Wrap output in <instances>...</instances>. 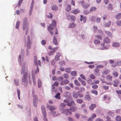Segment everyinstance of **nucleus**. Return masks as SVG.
<instances>
[{"mask_svg": "<svg viewBox=\"0 0 121 121\" xmlns=\"http://www.w3.org/2000/svg\"><path fill=\"white\" fill-rule=\"evenodd\" d=\"M52 40L53 43L55 45H57L58 44L57 40L55 36H54V38Z\"/></svg>", "mask_w": 121, "mask_h": 121, "instance_id": "nucleus-25", "label": "nucleus"}, {"mask_svg": "<svg viewBox=\"0 0 121 121\" xmlns=\"http://www.w3.org/2000/svg\"><path fill=\"white\" fill-rule=\"evenodd\" d=\"M91 92L92 93L95 94V95H97L98 94V92L97 91L95 90H92L91 91Z\"/></svg>", "mask_w": 121, "mask_h": 121, "instance_id": "nucleus-37", "label": "nucleus"}, {"mask_svg": "<svg viewBox=\"0 0 121 121\" xmlns=\"http://www.w3.org/2000/svg\"><path fill=\"white\" fill-rule=\"evenodd\" d=\"M76 89L79 90L81 92L85 90V89L83 87H80L79 89L78 87H77L76 88Z\"/></svg>", "mask_w": 121, "mask_h": 121, "instance_id": "nucleus-42", "label": "nucleus"}, {"mask_svg": "<svg viewBox=\"0 0 121 121\" xmlns=\"http://www.w3.org/2000/svg\"><path fill=\"white\" fill-rule=\"evenodd\" d=\"M59 63L60 64L62 65H65V62L64 61H59Z\"/></svg>", "mask_w": 121, "mask_h": 121, "instance_id": "nucleus-52", "label": "nucleus"}, {"mask_svg": "<svg viewBox=\"0 0 121 121\" xmlns=\"http://www.w3.org/2000/svg\"><path fill=\"white\" fill-rule=\"evenodd\" d=\"M71 9V7L70 5V4H67L65 9L67 11H70Z\"/></svg>", "mask_w": 121, "mask_h": 121, "instance_id": "nucleus-23", "label": "nucleus"}, {"mask_svg": "<svg viewBox=\"0 0 121 121\" xmlns=\"http://www.w3.org/2000/svg\"><path fill=\"white\" fill-rule=\"evenodd\" d=\"M28 77L29 78V83L30 84H31L32 82L31 79L30 78V76H28V74L26 72L24 73L23 74L22 79V81L23 82L27 84L28 83Z\"/></svg>", "mask_w": 121, "mask_h": 121, "instance_id": "nucleus-1", "label": "nucleus"}, {"mask_svg": "<svg viewBox=\"0 0 121 121\" xmlns=\"http://www.w3.org/2000/svg\"><path fill=\"white\" fill-rule=\"evenodd\" d=\"M70 70L71 69L69 68H66L65 69L66 72L68 73H69L71 71Z\"/></svg>", "mask_w": 121, "mask_h": 121, "instance_id": "nucleus-44", "label": "nucleus"}, {"mask_svg": "<svg viewBox=\"0 0 121 121\" xmlns=\"http://www.w3.org/2000/svg\"><path fill=\"white\" fill-rule=\"evenodd\" d=\"M41 109L42 111V114L43 116H45L46 113L45 108L44 106L43 105L41 106Z\"/></svg>", "mask_w": 121, "mask_h": 121, "instance_id": "nucleus-11", "label": "nucleus"}, {"mask_svg": "<svg viewBox=\"0 0 121 121\" xmlns=\"http://www.w3.org/2000/svg\"><path fill=\"white\" fill-rule=\"evenodd\" d=\"M49 15H47V17L49 18H52L53 17V14L52 13H49Z\"/></svg>", "mask_w": 121, "mask_h": 121, "instance_id": "nucleus-32", "label": "nucleus"}, {"mask_svg": "<svg viewBox=\"0 0 121 121\" xmlns=\"http://www.w3.org/2000/svg\"><path fill=\"white\" fill-rule=\"evenodd\" d=\"M86 99L88 100L90 99V96L89 95H86L85 96Z\"/></svg>", "mask_w": 121, "mask_h": 121, "instance_id": "nucleus-59", "label": "nucleus"}, {"mask_svg": "<svg viewBox=\"0 0 121 121\" xmlns=\"http://www.w3.org/2000/svg\"><path fill=\"white\" fill-rule=\"evenodd\" d=\"M108 115L112 117L114 115V113L111 111H109L108 112Z\"/></svg>", "mask_w": 121, "mask_h": 121, "instance_id": "nucleus-43", "label": "nucleus"}, {"mask_svg": "<svg viewBox=\"0 0 121 121\" xmlns=\"http://www.w3.org/2000/svg\"><path fill=\"white\" fill-rule=\"evenodd\" d=\"M116 120L117 121H121V117L119 116H117L116 118Z\"/></svg>", "mask_w": 121, "mask_h": 121, "instance_id": "nucleus-39", "label": "nucleus"}, {"mask_svg": "<svg viewBox=\"0 0 121 121\" xmlns=\"http://www.w3.org/2000/svg\"><path fill=\"white\" fill-rule=\"evenodd\" d=\"M118 65H121V61L114 63V64L112 65V66L113 67H114Z\"/></svg>", "mask_w": 121, "mask_h": 121, "instance_id": "nucleus-17", "label": "nucleus"}, {"mask_svg": "<svg viewBox=\"0 0 121 121\" xmlns=\"http://www.w3.org/2000/svg\"><path fill=\"white\" fill-rule=\"evenodd\" d=\"M77 102L79 104H81L83 102V101L81 99H78L76 100Z\"/></svg>", "mask_w": 121, "mask_h": 121, "instance_id": "nucleus-33", "label": "nucleus"}, {"mask_svg": "<svg viewBox=\"0 0 121 121\" xmlns=\"http://www.w3.org/2000/svg\"><path fill=\"white\" fill-rule=\"evenodd\" d=\"M120 46V43L118 42L113 43L112 44V46L113 47H117Z\"/></svg>", "mask_w": 121, "mask_h": 121, "instance_id": "nucleus-20", "label": "nucleus"}, {"mask_svg": "<svg viewBox=\"0 0 121 121\" xmlns=\"http://www.w3.org/2000/svg\"><path fill=\"white\" fill-rule=\"evenodd\" d=\"M74 83L77 86H79L80 85V83L78 82V81L76 80L74 81Z\"/></svg>", "mask_w": 121, "mask_h": 121, "instance_id": "nucleus-51", "label": "nucleus"}, {"mask_svg": "<svg viewBox=\"0 0 121 121\" xmlns=\"http://www.w3.org/2000/svg\"><path fill=\"white\" fill-rule=\"evenodd\" d=\"M60 107L61 108H65L66 105L64 103H61L60 104Z\"/></svg>", "mask_w": 121, "mask_h": 121, "instance_id": "nucleus-45", "label": "nucleus"}, {"mask_svg": "<svg viewBox=\"0 0 121 121\" xmlns=\"http://www.w3.org/2000/svg\"><path fill=\"white\" fill-rule=\"evenodd\" d=\"M100 42V41L98 39H95L94 41V43L95 44H99Z\"/></svg>", "mask_w": 121, "mask_h": 121, "instance_id": "nucleus-35", "label": "nucleus"}, {"mask_svg": "<svg viewBox=\"0 0 121 121\" xmlns=\"http://www.w3.org/2000/svg\"><path fill=\"white\" fill-rule=\"evenodd\" d=\"M112 77L109 75H108L106 78L108 80L110 81H112Z\"/></svg>", "mask_w": 121, "mask_h": 121, "instance_id": "nucleus-48", "label": "nucleus"}, {"mask_svg": "<svg viewBox=\"0 0 121 121\" xmlns=\"http://www.w3.org/2000/svg\"><path fill=\"white\" fill-rule=\"evenodd\" d=\"M96 107V105L95 104H91L89 106V108L92 111L93 110L94 108Z\"/></svg>", "mask_w": 121, "mask_h": 121, "instance_id": "nucleus-13", "label": "nucleus"}, {"mask_svg": "<svg viewBox=\"0 0 121 121\" xmlns=\"http://www.w3.org/2000/svg\"><path fill=\"white\" fill-rule=\"evenodd\" d=\"M32 79H33V82L34 85L35 86L36 84L35 78L34 76H33L32 75Z\"/></svg>", "mask_w": 121, "mask_h": 121, "instance_id": "nucleus-41", "label": "nucleus"}, {"mask_svg": "<svg viewBox=\"0 0 121 121\" xmlns=\"http://www.w3.org/2000/svg\"><path fill=\"white\" fill-rule=\"evenodd\" d=\"M52 23L50 24L49 26H48V30H53V29L54 27L56 26V21L53 20L52 21Z\"/></svg>", "mask_w": 121, "mask_h": 121, "instance_id": "nucleus-4", "label": "nucleus"}, {"mask_svg": "<svg viewBox=\"0 0 121 121\" xmlns=\"http://www.w3.org/2000/svg\"><path fill=\"white\" fill-rule=\"evenodd\" d=\"M28 40L27 44V48L30 49L31 48L30 41V36L28 35L27 36Z\"/></svg>", "mask_w": 121, "mask_h": 121, "instance_id": "nucleus-8", "label": "nucleus"}, {"mask_svg": "<svg viewBox=\"0 0 121 121\" xmlns=\"http://www.w3.org/2000/svg\"><path fill=\"white\" fill-rule=\"evenodd\" d=\"M27 19L26 17L24 18L23 19V23H28L27 22Z\"/></svg>", "mask_w": 121, "mask_h": 121, "instance_id": "nucleus-61", "label": "nucleus"}, {"mask_svg": "<svg viewBox=\"0 0 121 121\" xmlns=\"http://www.w3.org/2000/svg\"><path fill=\"white\" fill-rule=\"evenodd\" d=\"M51 8L52 10L55 11L57 10L58 9V6L57 5H54L52 6Z\"/></svg>", "mask_w": 121, "mask_h": 121, "instance_id": "nucleus-15", "label": "nucleus"}, {"mask_svg": "<svg viewBox=\"0 0 121 121\" xmlns=\"http://www.w3.org/2000/svg\"><path fill=\"white\" fill-rule=\"evenodd\" d=\"M63 77L65 78H69L68 75L67 73H65L63 75Z\"/></svg>", "mask_w": 121, "mask_h": 121, "instance_id": "nucleus-56", "label": "nucleus"}, {"mask_svg": "<svg viewBox=\"0 0 121 121\" xmlns=\"http://www.w3.org/2000/svg\"><path fill=\"white\" fill-rule=\"evenodd\" d=\"M95 37L96 38H98L100 40H102V37L100 35H95Z\"/></svg>", "mask_w": 121, "mask_h": 121, "instance_id": "nucleus-49", "label": "nucleus"}, {"mask_svg": "<svg viewBox=\"0 0 121 121\" xmlns=\"http://www.w3.org/2000/svg\"><path fill=\"white\" fill-rule=\"evenodd\" d=\"M78 80H80V81L82 85H83V86H85L86 85V83L84 81L81 79L80 78H78Z\"/></svg>", "mask_w": 121, "mask_h": 121, "instance_id": "nucleus-24", "label": "nucleus"}, {"mask_svg": "<svg viewBox=\"0 0 121 121\" xmlns=\"http://www.w3.org/2000/svg\"><path fill=\"white\" fill-rule=\"evenodd\" d=\"M115 17L117 19H120L121 17V13H119L116 15Z\"/></svg>", "mask_w": 121, "mask_h": 121, "instance_id": "nucleus-22", "label": "nucleus"}, {"mask_svg": "<svg viewBox=\"0 0 121 121\" xmlns=\"http://www.w3.org/2000/svg\"><path fill=\"white\" fill-rule=\"evenodd\" d=\"M38 86L39 87H40L41 86V82L40 80L39 79L38 80Z\"/></svg>", "mask_w": 121, "mask_h": 121, "instance_id": "nucleus-40", "label": "nucleus"}, {"mask_svg": "<svg viewBox=\"0 0 121 121\" xmlns=\"http://www.w3.org/2000/svg\"><path fill=\"white\" fill-rule=\"evenodd\" d=\"M67 105L69 106H75L76 104H75L73 100H71L70 101V102L68 104H67Z\"/></svg>", "mask_w": 121, "mask_h": 121, "instance_id": "nucleus-12", "label": "nucleus"}, {"mask_svg": "<svg viewBox=\"0 0 121 121\" xmlns=\"http://www.w3.org/2000/svg\"><path fill=\"white\" fill-rule=\"evenodd\" d=\"M60 94L59 93H58L57 94H56L55 96V97L57 99H60Z\"/></svg>", "mask_w": 121, "mask_h": 121, "instance_id": "nucleus-38", "label": "nucleus"}, {"mask_svg": "<svg viewBox=\"0 0 121 121\" xmlns=\"http://www.w3.org/2000/svg\"><path fill=\"white\" fill-rule=\"evenodd\" d=\"M80 76L82 79L85 80H86V79L85 76L83 74H80Z\"/></svg>", "mask_w": 121, "mask_h": 121, "instance_id": "nucleus-62", "label": "nucleus"}, {"mask_svg": "<svg viewBox=\"0 0 121 121\" xmlns=\"http://www.w3.org/2000/svg\"><path fill=\"white\" fill-rule=\"evenodd\" d=\"M98 87V86L97 85H94L92 86V88L93 89H97Z\"/></svg>", "mask_w": 121, "mask_h": 121, "instance_id": "nucleus-55", "label": "nucleus"}, {"mask_svg": "<svg viewBox=\"0 0 121 121\" xmlns=\"http://www.w3.org/2000/svg\"><path fill=\"white\" fill-rule=\"evenodd\" d=\"M73 98H77L78 97L77 94L75 91L73 92Z\"/></svg>", "mask_w": 121, "mask_h": 121, "instance_id": "nucleus-36", "label": "nucleus"}, {"mask_svg": "<svg viewBox=\"0 0 121 121\" xmlns=\"http://www.w3.org/2000/svg\"><path fill=\"white\" fill-rule=\"evenodd\" d=\"M14 81L15 84L17 86L19 84L18 80L17 79H15Z\"/></svg>", "mask_w": 121, "mask_h": 121, "instance_id": "nucleus-57", "label": "nucleus"}, {"mask_svg": "<svg viewBox=\"0 0 121 121\" xmlns=\"http://www.w3.org/2000/svg\"><path fill=\"white\" fill-rule=\"evenodd\" d=\"M61 54L59 52H57L55 57V60L56 61L59 60L60 59V57L61 56Z\"/></svg>", "mask_w": 121, "mask_h": 121, "instance_id": "nucleus-7", "label": "nucleus"}, {"mask_svg": "<svg viewBox=\"0 0 121 121\" xmlns=\"http://www.w3.org/2000/svg\"><path fill=\"white\" fill-rule=\"evenodd\" d=\"M116 23L117 25L119 26H121V21L118 20L116 22Z\"/></svg>", "mask_w": 121, "mask_h": 121, "instance_id": "nucleus-47", "label": "nucleus"}, {"mask_svg": "<svg viewBox=\"0 0 121 121\" xmlns=\"http://www.w3.org/2000/svg\"><path fill=\"white\" fill-rule=\"evenodd\" d=\"M68 109H64L62 110H61V112L62 113H63L65 114L66 115H67L68 114H67V111Z\"/></svg>", "mask_w": 121, "mask_h": 121, "instance_id": "nucleus-26", "label": "nucleus"}, {"mask_svg": "<svg viewBox=\"0 0 121 121\" xmlns=\"http://www.w3.org/2000/svg\"><path fill=\"white\" fill-rule=\"evenodd\" d=\"M33 7H32V6H30L29 13V14L30 15H31L32 14V13L33 11Z\"/></svg>", "mask_w": 121, "mask_h": 121, "instance_id": "nucleus-53", "label": "nucleus"}, {"mask_svg": "<svg viewBox=\"0 0 121 121\" xmlns=\"http://www.w3.org/2000/svg\"><path fill=\"white\" fill-rule=\"evenodd\" d=\"M67 17L68 19H69V18L70 17L71 19L73 21H75L76 19L75 17L72 15H69L67 16Z\"/></svg>", "mask_w": 121, "mask_h": 121, "instance_id": "nucleus-16", "label": "nucleus"}, {"mask_svg": "<svg viewBox=\"0 0 121 121\" xmlns=\"http://www.w3.org/2000/svg\"><path fill=\"white\" fill-rule=\"evenodd\" d=\"M111 23V22L110 21H108L107 22H105L104 24V26L106 27H109Z\"/></svg>", "mask_w": 121, "mask_h": 121, "instance_id": "nucleus-19", "label": "nucleus"}, {"mask_svg": "<svg viewBox=\"0 0 121 121\" xmlns=\"http://www.w3.org/2000/svg\"><path fill=\"white\" fill-rule=\"evenodd\" d=\"M113 75L115 77H117L118 75V73L117 72H114L113 73Z\"/></svg>", "mask_w": 121, "mask_h": 121, "instance_id": "nucleus-46", "label": "nucleus"}, {"mask_svg": "<svg viewBox=\"0 0 121 121\" xmlns=\"http://www.w3.org/2000/svg\"><path fill=\"white\" fill-rule=\"evenodd\" d=\"M58 48L56 47V48H53V50L52 51H49L48 53V55L49 56L53 54V53L55 52L56 50H58Z\"/></svg>", "mask_w": 121, "mask_h": 121, "instance_id": "nucleus-10", "label": "nucleus"}, {"mask_svg": "<svg viewBox=\"0 0 121 121\" xmlns=\"http://www.w3.org/2000/svg\"><path fill=\"white\" fill-rule=\"evenodd\" d=\"M79 10L78 9H75L74 10H73L71 11V13L74 14H76L77 13H79Z\"/></svg>", "mask_w": 121, "mask_h": 121, "instance_id": "nucleus-18", "label": "nucleus"}, {"mask_svg": "<svg viewBox=\"0 0 121 121\" xmlns=\"http://www.w3.org/2000/svg\"><path fill=\"white\" fill-rule=\"evenodd\" d=\"M81 115L79 114L78 113H76L75 114V116L76 118H79L80 117V116Z\"/></svg>", "mask_w": 121, "mask_h": 121, "instance_id": "nucleus-58", "label": "nucleus"}, {"mask_svg": "<svg viewBox=\"0 0 121 121\" xmlns=\"http://www.w3.org/2000/svg\"><path fill=\"white\" fill-rule=\"evenodd\" d=\"M46 108L50 110L52 112L51 114L52 115H53L55 114L56 112H53V111L55 110L56 108L55 106H54L48 105L47 106Z\"/></svg>", "mask_w": 121, "mask_h": 121, "instance_id": "nucleus-3", "label": "nucleus"}, {"mask_svg": "<svg viewBox=\"0 0 121 121\" xmlns=\"http://www.w3.org/2000/svg\"><path fill=\"white\" fill-rule=\"evenodd\" d=\"M32 96L33 97V104L34 106L36 107L37 106V101L38 99L37 96L35 95L34 92H33L32 93Z\"/></svg>", "mask_w": 121, "mask_h": 121, "instance_id": "nucleus-2", "label": "nucleus"}, {"mask_svg": "<svg viewBox=\"0 0 121 121\" xmlns=\"http://www.w3.org/2000/svg\"><path fill=\"white\" fill-rule=\"evenodd\" d=\"M105 32L110 37H111L112 36V33L110 32L105 30Z\"/></svg>", "mask_w": 121, "mask_h": 121, "instance_id": "nucleus-27", "label": "nucleus"}, {"mask_svg": "<svg viewBox=\"0 0 121 121\" xmlns=\"http://www.w3.org/2000/svg\"><path fill=\"white\" fill-rule=\"evenodd\" d=\"M23 29L24 30H26L27 31L26 32V34H27V31L29 29L28 23H23L22 25Z\"/></svg>", "mask_w": 121, "mask_h": 121, "instance_id": "nucleus-6", "label": "nucleus"}, {"mask_svg": "<svg viewBox=\"0 0 121 121\" xmlns=\"http://www.w3.org/2000/svg\"><path fill=\"white\" fill-rule=\"evenodd\" d=\"M52 23L50 24L49 26H48V30H53V29L54 27L56 26V21L53 20L52 21Z\"/></svg>", "mask_w": 121, "mask_h": 121, "instance_id": "nucleus-5", "label": "nucleus"}, {"mask_svg": "<svg viewBox=\"0 0 121 121\" xmlns=\"http://www.w3.org/2000/svg\"><path fill=\"white\" fill-rule=\"evenodd\" d=\"M69 109L72 111L74 112L76 110L77 108L74 107H70L69 108Z\"/></svg>", "mask_w": 121, "mask_h": 121, "instance_id": "nucleus-31", "label": "nucleus"}, {"mask_svg": "<svg viewBox=\"0 0 121 121\" xmlns=\"http://www.w3.org/2000/svg\"><path fill=\"white\" fill-rule=\"evenodd\" d=\"M76 25V24L74 23H72L70 24L69 27V28H73Z\"/></svg>", "mask_w": 121, "mask_h": 121, "instance_id": "nucleus-28", "label": "nucleus"}, {"mask_svg": "<svg viewBox=\"0 0 121 121\" xmlns=\"http://www.w3.org/2000/svg\"><path fill=\"white\" fill-rule=\"evenodd\" d=\"M97 9L95 7H91L90 9V12H93L96 11Z\"/></svg>", "mask_w": 121, "mask_h": 121, "instance_id": "nucleus-21", "label": "nucleus"}, {"mask_svg": "<svg viewBox=\"0 0 121 121\" xmlns=\"http://www.w3.org/2000/svg\"><path fill=\"white\" fill-rule=\"evenodd\" d=\"M25 69V64H23L22 67V70L21 73L22 74H23L24 73Z\"/></svg>", "mask_w": 121, "mask_h": 121, "instance_id": "nucleus-29", "label": "nucleus"}, {"mask_svg": "<svg viewBox=\"0 0 121 121\" xmlns=\"http://www.w3.org/2000/svg\"><path fill=\"white\" fill-rule=\"evenodd\" d=\"M111 40L108 37H106L104 38L103 40L104 42L108 44L110 43Z\"/></svg>", "mask_w": 121, "mask_h": 121, "instance_id": "nucleus-9", "label": "nucleus"}, {"mask_svg": "<svg viewBox=\"0 0 121 121\" xmlns=\"http://www.w3.org/2000/svg\"><path fill=\"white\" fill-rule=\"evenodd\" d=\"M90 4H86L83 5V8L85 9H86L89 7Z\"/></svg>", "mask_w": 121, "mask_h": 121, "instance_id": "nucleus-34", "label": "nucleus"}, {"mask_svg": "<svg viewBox=\"0 0 121 121\" xmlns=\"http://www.w3.org/2000/svg\"><path fill=\"white\" fill-rule=\"evenodd\" d=\"M80 16L81 17L80 19L81 21H83L84 23H85L86 21V17H83V16L82 15H81Z\"/></svg>", "mask_w": 121, "mask_h": 121, "instance_id": "nucleus-14", "label": "nucleus"}, {"mask_svg": "<svg viewBox=\"0 0 121 121\" xmlns=\"http://www.w3.org/2000/svg\"><path fill=\"white\" fill-rule=\"evenodd\" d=\"M71 74L72 75L75 76L76 75V72L75 71H73L71 72Z\"/></svg>", "mask_w": 121, "mask_h": 121, "instance_id": "nucleus-54", "label": "nucleus"}, {"mask_svg": "<svg viewBox=\"0 0 121 121\" xmlns=\"http://www.w3.org/2000/svg\"><path fill=\"white\" fill-rule=\"evenodd\" d=\"M107 8L108 10H112L113 9V7H112V5L111 4H109Z\"/></svg>", "mask_w": 121, "mask_h": 121, "instance_id": "nucleus-30", "label": "nucleus"}, {"mask_svg": "<svg viewBox=\"0 0 121 121\" xmlns=\"http://www.w3.org/2000/svg\"><path fill=\"white\" fill-rule=\"evenodd\" d=\"M103 87L105 90H108L109 88V87L108 86L105 85Z\"/></svg>", "mask_w": 121, "mask_h": 121, "instance_id": "nucleus-60", "label": "nucleus"}, {"mask_svg": "<svg viewBox=\"0 0 121 121\" xmlns=\"http://www.w3.org/2000/svg\"><path fill=\"white\" fill-rule=\"evenodd\" d=\"M64 81L65 85L68 84L69 82V81L67 79L65 80Z\"/></svg>", "mask_w": 121, "mask_h": 121, "instance_id": "nucleus-64", "label": "nucleus"}, {"mask_svg": "<svg viewBox=\"0 0 121 121\" xmlns=\"http://www.w3.org/2000/svg\"><path fill=\"white\" fill-rule=\"evenodd\" d=\"M90 77L92 79H94L95 78V76L93 74H91L90 76Z\"/></svg>", "mask_w": 121, "mask_h": 121, "instance_id": "nucleus-63", "label": "nucleus"}, {"mask_svg": "<svg viewBox=\"0 0 121 121\" xmlns=\"http://www.w3.org/2000/svg\"><path fill=\"white\" fill-rule=\"evenodd\" d=\"M20 22L19 21H17L16 24V28L17 29H18L19 26Z\"/></svg>", "mask_w": 121, "mask_h": 121, "instance_id": "nucleus-50", "label": "nucleus"}]
</instances>
